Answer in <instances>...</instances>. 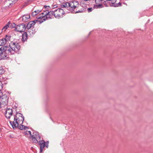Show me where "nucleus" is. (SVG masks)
Wrapping results in <instances>:
<instances>
[{"mask_svg":"<svg viewBox=\"0 0 153 153\" xmlns=\"http://www.w3.org/2000/svg\"><path fill=\"white\" fill-rule=\"evenodd\" d=\"M45 9L43 12L39 14L37 17L38 19H40L39 21L40 24L41 23L46 20L53 18L54 17V11L49 10L50 7L45 6Z\"/></svg>","mask_w":153,"mask_h":153,"instance_id":"3","label":"nucleus"},{"mask_svg":"<svg viewBox=\"0 0 153 153\" xmlns=\"http://www.w3.org/2000/svg\"><path fill=\"white\" fill-rule=\"evenodd\" d=\"M30 1V0H29L28 1H27L25 2L24 3V6H26L27 5L29 2Z\"/></svg>","mask_w":153,"mask_h":153,"instance_id":"28","label":"nucleus"},{"mask_svg":"<svg viewBox=\"0 0 153 153\" xmlns=\"http://www.w3.org/2000/svg\"><path fill=\"white\" fill-rule=\"evenodd\" d=\"M6 43V40L5 39H4L3 38L0 40V46L4 45Z\"/></svg>","mask_w":153,"mask_h":153,"instance_id":"18","label":"nucleus"},{"mask_svg":"<svg viewBox=\"0 0 153 153\" xmlns=\"http://www.w3.org/2000/svg\"><path fill=\"white\" fill-rule=\"evenodd\" d=\"M11 25H10V27L11 28H16V25L15 24H10Z\"/></svg>","mask_w":153,"mask_h":153,"instance_id":"25","label":"nucleus"},{"mask_svg":"<svg viewBox=\"0 0 153 153\" xmlns=\"http://www.w3.org/2000/svg\"><path fill=\"white\" fill-rule=\"evenodd\" d=\"M18 0H8L9 3L10 5L11 6L13 3H16Z\"/></svg>","mask_w":153,"mask_h":153,"instance_id":"20","label":"nucleus"},{"mask_svg":"<svg viewBox=\"0 0 153 153\" xmlns=\"http://www.w3.org/2000/svg\"><path fill=\"white\" fill-rule=\"evenodd\" d=\"M27 32L28 35L30 36H32L36 32L35 29L34 27H33L32 28H27Z\"/></svg>","mask_w":153,"mask_h":153,"instance_id":"13","label":"nucleus"},{"mask_svg":"<svg viewBox=\"0 0 153 153\" xmlns=\"http://www.w3.org/2000/svg\"><path fill=\"white\" fill-rule=\"evenodd\" d=\"M103 7V6L102 4H99L98 5H94L93 7L94 9H97L99 8H102Z\"/></svg>","mask_w":153,"mask_h":153,"instance_id":"19","label":"nucleus"},{"mask_svg":"<svg viewBox=\"0 0 153 153\" xmlns=\"http://www.w3.org/2000/svg\"><path fill=\"white\" fill-rule=\"evenodd\" d=\"M20 48V46L17 42L13 41L11 42L9 47H7L4 51L5 57H7L8 55L14 54L15 52H17Z\"/></svg>","mask_w":153,"mask_h":153,"instance_id":"4","label":"nucleus"},{"mask_svg":"<svg viewBox=\"0 0 153 153\" xmlns=\"http://www.w3.org/2000/svg\"><path fill=\"white\" fill-rule=\"evenodd\" d=\"M3 68L2 67H0V75L3 72Z\"/></svg>","mask_w":153,"mask_h":153,"instance_id":"26","label":"nucleus"},{"mask_svg":"<svg viewBox=\"0 0 153 153\" xmlns=\"http://www.w3.org/2000/svg\"><path fill=\"white\" fill-rule=\"evenodd\" d=\"M24 120V117L22 114L16 112V115H14L13 120H9V122L13 129L17 127L21 130H25L27 128V127L22 125Z\"/></svg>","mask_w":153,"mask_h":153,"instance_id":"2","label":"nucleus"},{"mask_svg":"<svg viewBox=\"0 0 153 153\" xmlns=\"http://www.w3.org/2000/svg\"><path fill=\"white\" fill-rule=\"evenodd\" d=\"M11 23L10 22H8L7 24L5 25L2 29V31H5L10 26Z\"/></svg>","mask_w":153,"mask_h":153,"instance_id":"17","label":"nucleus"},{"mask_svg":"<svg viewBox=\"0 0 153 153\" xmlns=\"http://www.w3.org/2000/svg\"><path fill=\"white\" fill-rule=\"evenodd\" d=\"M117 0H107L104 2V4L105 7L113 6L114 7H118L120 6L121 4L119 2L118 3H116Z\"/></svg>","mask_w":153,"mask_h":153,"instance_id":"6","label":"nucleus"},{"mask_svg":"<svg viewBox=\"0 0 153 153\" xmlns=\"http://www.w3.org/2000/svg\"><path fill=\"white\" fill-rule=\"evenodd\" d=\"M10 36H7L6 35L5 37L4 38H3L4 39H5L6 40V43L7 41L10 40Z\"/></svg>","mask_w":153,"mask_h":153,"instance_id":"21","label":"nucleus"},{"mask_svg":"<svg viewBox=\"0 0 153 153\" xmlns=\"http://www.w3.org/2000/svg\"><path fill=\"white\" fill-rule=\"evenodd\" d=\"M9 97L5 94L0 93V108L8 104Z\"/></svg>","mask_w":153,"mask_h":153,"instance_id":"5","label":"nucleus"},{"mask_svg":"<svg viewBox=\"0 0 153 153\" xmlns=\"http://www.w3.org/2000/svg\"><path fill=\"white\" fill-rule=\"evenodd\" d=\"M49 143L48 141H47L45 142V144L46 146V147L47 148H48Z\"/></svg>","mask_w":153,"mask_h":153,"instance_id":"29","label":"nucleus"},{"mask_svg":"<svg viewBox=\"0 0 153 153\" xmlns=\"http://www.w3.org/2000/svg\"><path fill=\"white\" fill-rule=\"evenodd\" d=\"M54 17L57 19L62 18L65 15V12L64 10L62 8H58L54 10Z\"/></svg>","mask_w":153,"mask_h":153,"instance_id":"7","label":"nucleus"},{"mask_svg":"<svg viewBox=\"0 0 153 153\" xmlns=\"http://www.w3.org/2000/svg\"><path fill=\"white\" fill-rule=\"evenodd\" d=\"M13 111L12 109L7 108L5 112V115L6 117L8 119H10L11 116L13 115Z\"/></svg>","mask_w":153,"mask_h":153,"instance_id":"10","label":"nucleus"},{"mask_svg":"<svg viewBox=\"0 0 153 153\" xmlns=\"http://www.w3.org/2000/svg\"><path fill=\"white\" fill-rule=\"evenodd\" d=\"M93 10V8L92 7L88 8L87 9V11L88 13H90Z\"/></svg>","mask_w":153,"mask_h":153,"instance_id":"24","label":"nucleus"},{"mask_svg":"<svg viewBox=\"0 0 153 153\" xmlns=\"http://www.w3.org/2000/svg\"><path fill=\"white\" fill-rule=\"evenodd\" d=\"M3 88V85L1 83H0V93H2L1 91V90Z\"/></svg>","mask_w":153,"mask_h":153,"instance_id":"22","label":"nucleus"},{"mask_svg":"<svg viewBox=\"0 0 153 153\" xmlns=\"http://www.w3.org/2000/svg\"><path fill=\"white\" fill-rule=\"evenodd\" d=\"M3 48H2V47L0 48V54H1V53L3 54Z\"/></svg>","mask_w":153,"mask_h":153,"instance_id":"27","label":"nucleus"},{"mask_svg":"<svg viewBox=\"0 0 153 153\" xmlns=\"http://www.w3.org/2000/svg\"><path fill=\"white\" fill-rule=\"evenodd\" d=\"M33 142L34 143H37L38 142V140L41 139L40 136L39 135V133L35 131L33 132V134L31 135L30 137Z\"/></svg>","mask_w":153,"mask_h":153,"instance_id":"8","label":"nucleus"},{"mask_svg":"<svg viewBox=\"0 0 153 153\" xmlns=\"http://www.w3.org/2000/svg\"><path fill=\"white\" fill-rule=\"evenodd\" d=\"M42 11L41 10H35L33 12H32L31 14L32 16L33 17L39 14Z\"/></svg>","mask_w":153,"mask_h":153,"instance_id":"15","label":"nucleus"},{"mask_svg":"<svg viewBox=\"0 0 153 153\" xmlns=\"http://www.w3.org/2000/svg\"><path fill=\"white\" fill-rule=\"evenodd\" d=\"M0 83H1V82H0Z\"/></svg>","mask_w":153,"mask_h":153,"instance_id":"30","label":"nucleus"},{"mask_svg":"<svg viewBox=\"0 0 153 153\" xmlns=\"http://www.w3.org/2000/svg\"><path fill=\"white\" fill-rule=\"evenodd\" d=\"M30 17V16L29 14L24 15L22 17V20L23 22L28 21Z\"/></svg>","mask_w":153,"mask_h":153,"instance_id":"14","label":"nucleus"},{"mask_svg":"<svg viewBox=\"0 0 153 153\" xmlns=\"http://www.w3.org/2000/svg\"><path fill=\"white\" fill-rule=\"evenodd\" d=\"M28 34L27 32H24L22 34V39L23 41H25L27 38Z\"/></svg>","mask_w":153,"mask_h":153,"instance_id":"16","label":"nucleus"},{"mask_svg":"<svg viewBox=\"0 0 153 153\" xmlns=\"http://www.w3.org/2000/svg\"><path fill=\"white\" fill-rule=\"evenodd\" d=\"M39 144L40 146V152H42L44 147H46L45 142L44 140H40L39 141Z\"/></svg>","mask_w":153,"mask_h":153,"instance_id":"12","label":"nucleus"},{"mask_svg":"<svg viewBox=\"0 0 153 153\" xmlns=\"http://www.w3.org/2000/svg\"><path fill=\"white\" fill-rule=\"evenodd\" d=\"M25 134H30V136H31V132L30 131H27L25 132Z\"/></svg>","mask_w":153,"mask_h":153,"instance_id":"23","label":"nucleus"},{"mask_svg":"<svg viewBox=\"0 0 153 153\" xmlns=\"http://www.w3.org/2000/svg\"><path fill=\"white\" fill-rule=\"evenodd\" d=\"M62 8H66L71 12L75 13H83L86 10V8L82 7L81 8V5L79 4L78 1H73L70 3L66 2L61 5Z\"/></svg>","mask_w":153,"mask_h":153,"instance_id":"1","label":"nucleus"},{"mask_svg":"<svg viewBox=\"0 0 153 153\" xmlns=\"http://www.w3.org/2000/svg\"><path fill=\"white\" fill-rule=\"evenodd\" d=\"M26 28V26L24 23L17 25L15 28V30L20 33L24 32Z\"/></svg>","mask_w":153,"mask_h":153,"instance_id":"9","label":"nucleus"},{"mask_svg":"<svg viewBox=\"0 0 153 153\" xmlns=\"http://www.w3.org/2000/svg\"><path fill=\"white\" fill-rule=\"evenodd\" d=\"M39 20H35L33 21H31L29 22L27 24L26 28H32L34 27H33L34 26L35 24L37 22H39Z\"/></svg>","mask_w":153,"mask_h":153,"instance_id":"11","label":"nucleus"}]
</instances>
